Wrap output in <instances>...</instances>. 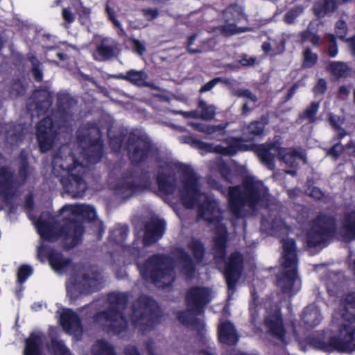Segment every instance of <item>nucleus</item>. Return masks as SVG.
<instances>
[{"mask_svg": "<svg viewBox=\"0 0 355 355\" xmlns=\"http://www.w3.org/2000/svg\"><path fill=\"white\" fill-rule=\"evenodd\" d=\"M109 306L103 311L97 312L93 316V320L103 324V329L114 336H121L128 330V322L125 310L128 303V297L123 293H110L107 297Z\"/></svg>", "mask_w": 355, "mask_h": 355, "instance_id": "obj_5", "label": "nucleus"}, {"mask_svg": "<svg viewBox=\"0 0 355 355\" xmlns=\"http://www.w3.org/2000/svg\"><path fill=\"white\" fill-rule=\"evenodd\" d=\"M300 37L302 43L309 42L313 46L318 48L321 46L320 36L317 33L307 28L300 33Z\"/></svg>", "mask_w": 355, "mask_h": 355, "instance_id": "obj_51", "label": "nucleus"}, {"mask_svg": "<svg viewBox=\"0 0 355 355\" xmlns=\"http://www.w3.org/2000/svg\"><path fill=\"white\" fill-rule=\"evenodd\" d=\"M198 108L200 110L199 117L205 121H210L215 116L216 107L213 105H207L204 100H199Z\"/></svg>", "mask_w": 355, "mask_h": 355, "instance_id": "obj_46", "label": "nucleus"}, {"mask_svg": "<svg viewBox=\"0 0 355 355\" xmlns=\"http://www.w3.org/2000/svg\"><path fill=\"white\" fill-rule=\"evenodd\" d=\"M337 0H313L311 11L317 19L329 17L338 8Z\"/></svg>", "mask_w": 355, "mask_h": 355, "instance_id": "obj_27", "label": "nucleus"}, {"mask_svg": "<svg viewBox=\"0 0 355 355\" xmlns=\"http://www.w3.org/2000/svg\"><path fill=\"white\" fill-rule=\"evenodd\" d=\"M92 355H116L114 347L105 340H98Z\"/></svg>", "mask_w": 355, "mask_h": 355, "instance_id": "obj_49", "label": "nucleus"}, {"mask_svg": "<svg viewBox=\"0 0 355 355\" xmlns=\"http://www.w3.org/2000/svg\"><path fill=\"white\" fill-rule=\"evenodd\" d=\"M156 182L159 191L165 195H172L177 187V178L173 171L165 173L159 171L156 176Z\"/></svg>", "mask_w": 355, "mask_h": 355, "instance_id": "obj_29", "label": "nucleus"}, {"mask_svg": "<svg viewBox=\"0 0 355 355\" xmlns=\"http://www.w3.org/2000/svg\"><path fill=\"white\" fill-rule=\"evenodd\" d=\"M328 121L331 125V127L334 129V131L337 132L336 139L338 141L343 139L346 135H347V132L345 129H344L340 125V116L338 115H335L331 112L328 114Z\"/></svg>", "mask_w": 355, "mask_h": 355, "instance_id": "obj_45", "label": "nucleus"}, {"mask_svg": "<svg viewBox=\"0 0 355 355\" xmlns=\"http://www.w3.org/2000/svg\"><path fill=\"white\" fill-rule=\"evenodd\" d=\"M101 273L98 270L83 273L78 285L81 288V293L89 294L98 290Z\"/></svg>", "mask_w": 355, "mask_h": 355, "instance_id": "obj_30", "label": "nucleus"}, {"mask_svg": "<svg viewBox=\"0 0 355 355\" xmlns=\"http://www.w3.org/2000/svg\"><path fill=\"white\" fill-rule=\"evenodd\" d=\"M3 133L8 144L12 146H19L24 139L26 128L21 123L10 122L0 128V135Z\"/></svg>", "mask_w": 355, "mask_h": 355, "instance_id": "obj_23", "label": "nucleus"}, {"mask_svg": "<svg viewBox=\"0 0 355 355\" xmlns=\"http://www.w3.org/2000/svg\"><path fill=\"white\" fill-rule=\"evenodd\" d=\"M320 311L313 305L306 306L302 311V320L309 327L317 326L321 321Z\"/></svg>", "mask_w": 355, "mask_h": 355, "instance_id": "obj_38", "label": "nucleus"}, {"mask_svg": "<svg viewBox=\"0 0 355 355\" xmlns=\"http://www.w3.org/2000/svg\"><path fill=\"white\" fill-rule=\"evenodd\" d=\"M60 324L63 329L70 334L82 335L83 327L78 315L70 309L64 311L60 316Z\"/></svg>", "mask_w": 355, "mask_h": 355, "instance_id": "obj_24", "label": "nucleus"}, {"mask_svg": "<svg viewBox=\"0 0 355 355\" xmlns=\"http://www.w3.org/2000/svg\"><path fill=\"white\" fill-rule=\"evenodd\" d=\"M116 79L123 80L137 87L148 85V76L144 70L130 69L125 73H120L114 76Z\"/></svg>", "mask_w": 355, "mask_h": 355, "instance_id": "obj_32", "label": "nucleus"}, {"mask_svg": "<svg viewBox=\"0 0 355 355\" xmlns=\"http://www.w3.org/2000/svg\"><path fill=\"white\" fill-rule=\"evenodd\" d=\"M218 341L227 346H235L239 341V335L234 324L230 320L221 321L217 327Z\"/></svg>", "mask_w": 355, "mask_h": 355, "instance_id": "obj_22", "label": "nucleus"}, {"mask_svg": "<svg viewBox=\"0 0 355 355\" xmlns=\"http://www.w3.org/2000/svg\"><path fill=\"white\" fill-rule=\"evenodd\" d=\"M191 125L195 130L209 135L218 133V135L223 136L225 134V125L222 124L209 125L202 123H192Z\"/></svg>", "mask_w": 355, "mask_h": 355, "instance_id": "obj_41", "label": "nucleus"}, {"mask_svg": "<svg viewBox=\"0 0 355 355\" xmlns=\"http://www.w3.org/2000/svg\"><path fill=\"white\" fill-rule=\"evenodd\" d=\"M223 19L225 24L220 26V31L223 34L232 35L246 31L245 28L237 26V24L245 19L243 10L239 4L232 3L227 6L223 12Z\"/></svg>", "mask_w": 355, "mask_h": 355, "instance_id": "obj_17", "label": "nucleus"}, {"mask_svg": "<svg viewBox=\"0 0 355 355\" xmlns=\"http://www.w3.org/2000/svg\"><path fill=\"white\" fill-rule=\"evenodd\" d=\"M160 317L158 304L151 296L140 295L131 306V324L142 334L152 331Z\"/></svg>", "mask_w": 355, "mask_h": 355, "instance_id": "obj_9", "label": "nucleus"}, {"mask_svg": "<svg viewBox=\"0 0 355 355\" xmlns=\"http://www.w3.org/2000/svg\"><path fill=\"white\" fill-rule=\"evenodd\" d=\"M227 199L230 211L235 217L240 218L243 216L245 207L252 210L258 207H267L269 191L263 182L248 177L243 180L241 185L229 187Z\"/></svg>", "mask_w": 355, "mask_h": 355, "instance_id": "obj_3", "label": "nucleus"}, {"mask_svg": "<svg viewBox=\"0 0 355 355\" xmlns=\"http://www.w3.org/2000/svg\"><path fill=\"white\" fill-rule=\"evenodd\" d=\"M76 103L69 94H58L56 112L52 116H45L36 124V139L42 153H46L53 148L60 129L67 122L69 112Z\"/></svg>", "mask_w": 355, "mask_h": 355, "instance_id": "obj_4", "label": "nucleus"}, {"mask_svg": "<svg viewBox=\"0 0 355 355\" xmlns=\"http://www.w3.org/2000/svg\"><path fill=\"white\" fill-rule=\"evenodd\" d=\"M144 280L163 288L173 286L175 281V262L172 257L164 253L149 256L143 263H136Z\"/></svg>", "mask_w": 355, "mask_h": 355, "instance_id": "obj_6", "label": "nucleus"}, {"mask_svg": "<svg viewBox=\"0 0 355 355\" xmlns=\"http://www.w3.org/2000/svg\"><path fill=\"white\" fill-rule=\"evenodd\" d=\"M35 110L38 115L45 114L52 105L53 96L46 89L37 90L34 94Z\"/></svg>", "mask_w": 355, "mask_h": 355, "instance_id": "obj_36", "label": "nucleus"}, {"mask_svg": "<svg viewBox=\"0 0 355 355\" xmlns=\"http://www.w3.org/2000/svg\"><path fill=\"white\" fill-rule=\"evenodd\" d=\"M119 54L118 43L112 41L111 44H107L105 40L97 46L94 59L98 61H107L115 58Z\"/></svg>", "mask_w": 355, "mask_h": 355, "instance_id": "obj_34", "label": "nucleus"}, {"mask_svg": "<svg viewBox=\"0 0 355 355\" xmlns=\"http://www.w3.org/2000/svg\"><path fill=\"white\" fill-rule=\"evenodd\" d=\"M263 326L266 331L273 338L281 341L285 340L286 329L280 311L272 313L264 318Z\"/></svg>", "mask_w": 355, "mask_h": 355, "instance_id": "obj_21", "label": "nucleus"}, {"mask_svg": "<svg viewBox=\"0 0 355 355\" xmlns=\"http://www.w3.org/2000/svg\"><path fill=\"white\" fill-rule=\"evenodd\" d=\"M129 230L127 225L120 226L112 231L110 239L117 244H121L128 236Z\"/></svg>", "mask_w": 355, "mask_h": 355, "instance_id": "obj_54", "label": "nucleus"}, {"mask_svg": "<svg viewBox=\"0 0 355 355\" xmlns=\"http://www.w3.org/2000/svg\"><path fill=\"white\" fill-rule=\"evenodd\" d=\"M297 266H291L282 272L277 278V285L284 294L290 293L293 288L297 275Z\"/></svg>", "mask_w": 355, "mask_h": 355, "instance_id": "obj_31", "label": "nucleus"}, {"mask_svg": "<svg viewBox=\"0 0 355 355\" xmlns=\"http://www.w3.org/2000/svg\"><path fill=\"white\" fill-rule=\"evenodd\" d=\"M197 37L198 33H193L191 35H189L187 38V50L191 54H197L201 53V50L200 49L191 48V45L194 43Z\"/></svg>", "mask_w": 355, "mask_h": 355, "instance_id": "obj_64", "label": "nucleus"}, {"mask_svg": "<svg viewBox=\"0 0 355 355\" xmlns=\"http://www.w3.org/2000/svg\"><path fill=\"white\" fill-rule=\"evenodd\" d=\"M31 173V166L26 158L22 159L19 163L17 181L20 186L25 184Z\"/></svg>", "mask_w": 355, "mask_h": 355, "instance_id": "obj_48", "label": "nucleus"}, {"mask_svg": "<svg viewBox=\"0 0 355 355\" xmlns=\"http://www.w3.org/2000/svg\"><path fill=\"white\" fill-rule=\"evenodd\" d=\"M219 83H227L228 80L223 79L220 77H216L209 80V82H207V83H205V85H203L199 89V92L200 94H202L209 92L211 90Z\"/></svg>", "mask_w": 355, "mask_h": 355, "instance_id": "obj_59", "label": "nucleus"}, {"mask_svg": "<svg viewBox=\"0 0 355 355\" xmlns=\"http://www.w3.org/2000/svg\"><path fill=\"white\" fill-rule=\"evenodd\" d=\"M271 230L275 234L281 233L286 229V223L282 219H273L270 223Z\"/></svg>", "mask_w": 355, "mask_h": 355, "instance_id": "obj_63", "label": "nucleus"}, {"mask_svg": "<svg viewBox=\"0 0 355 355\" xmlns=\"http://www.w3.org/2000/svg\"><path fill=\"white\" fill-rule=\"evenodd\" d=\"M337 232L335 216L320 213L312 220L311 227L306 234V246L309 248L327 245Z\"/></svg>", "mask_w": 355, "mask_h": 355, "instance_id": "obj_11", "label": "nucleus"}, {"mask_svg": "<svg viewBox=\"0 0 355 355\" xmlns=\"http://www.w3.org/2000/svg\"><path fill=\"white\" fill-rule=\"evenodd\" d=\"M283 259L282 266L284 268L297 266L296 243L293 239H288L284 242Z\"/></svg>", "mask_w": 355, "mask_h": 355, "instance_id": "obj_35", "label": "nucleus"}, {"mask_svg": "<svg viewBox=\"0 0 355 355\" xmlns=\"http://www.w3.org/2000/svg\"><path fill=\"white\" fill-rule=\"evenodd\" d=\"M25 60H28L32 65L31 73L36 82H41L43 79V71L41 69L42 62L37 58L35 53H28L26 56L17 53L14 56V64L16 66H24Z\"/></svg>", "mask_w": 355, "mask_h": 355, "instance_id": "obj_26", "label": "nucleus"}, {"mask_svg": "<svg viewBox=\"0 0 355 355\" xmlns=\"http://www.w3.org/2000/svg\"><path fill=\"white\" fill-rule=\"evenodd\" d=\"M152 180L150 172L142 168L138 173L134 169H128L122 173L121 180L116 184V193L125 198H129L133 195L150 190Z\"/></svg>", "mask_w": 355, "mask_h": 355, "instance_id": "obj_12", "label": "nucleus"}, {"mask_svg": "<svg viewBox=\"0 0 355 355\" xmlns=\"http://www.w3.org/2000/svg\"><path fill=\"white\" fill-rule=\"evenodd\" d=\"M335 32L336 36L342 41L346 40V35L348 33V26L346 21L343 19L338 20L335 24Z\"/></svg>", "mask_w": 355, "mask_h": 355, "instance_id": "obj_58", "label": "nucleus"}, {"mask_svg": "<svg viewBox=\"0 0 355 355\" xmlns=\"http://www.w3.org/2000/svg\"><path fill=\"white\" fill-rule=\"evenodd\" d=\"M14 194V178L0 181V195L4 199L11 198Z\"/></svg>", "mask_w": 355, "mask_h": 355, "instance_id": "obj_53", "label": "nucleus"}, {"mask_svg": "<svg viewBox=\"0 0 355 355\" xmlns=\"http://www.w3.org/2000/svg\"><path fill=\"white\" fill-rule=\"evenodd\" d=\"M318 55L313 53L310 47L306 48L302 53V64L304 69H311L318 62Z\"/></svg>", "mask_w": 355, "mask_h": 355, "instance_id": "obj_50", "label": "nucleus"}, {"mask_svg": "<svg viewBox=\"0 0 355 355\" xmlns=\"http://www.w3.org/2000/svg\"><path fill=\"white\" fill-rule=\"evenodd\" d=\"M268 123V117L261 115L259 120L251 121L245 129V134L249 140L261 137L264 135L266 125Z\"/></svg>", "mask_w": 355, "mask_h": 355, "instance_id": "obj_37", "label": "nucleus"}, {"mask_svg": "<svg viewBox=\"0 0 355 355\" xmlns=\"http://www.w3.org/2000/svg\"><path fill=\"white\" fill-rule=\"evenodd\" d=\"M234 95L238 97H245L255 103L257 101V98L255 94H252V92L248 89H239L234 91Z\"/></svg>", "mask_w": 355, "mask_h": 355, "instance_id": "obj_62", "label": "nucleus"}, {"mask_svg": "<svg viewBox=\"0 0 355 355\" xmlns=\"http://www.w3.org/2000/svg\"><path fill=\"white\" fill-rule=\"evenodd\" d=\"M309 344L323 352L351 353L355 351V326L341 324L334 334L329 331H318L309 338Z\"/></svg>", "mask_w": 355, "mask_h": 355, "instance_id": "obj_7", "label": "nucleus"}, {"mask_svg": "<svg viewBox=\"0 0 355 355\" xmlns=\"http://www.w3.org/2000/svg\"><path fill=\"white\" fill-rule=\"evenodd\" d=\"M280 139L254 146V151L260 161L269 169L275 168V158L280 150Z\"/></svg>", "mask_w": 355, "mask_h": 355, "instance_id": "obj_19", "label": "nucleus"}, {"mask_svg": "<svg viewBox=\"0 0 355 355\" xmlns=\"http://www.w3.org/2000/svg\"><path fill=\"white\" fill-rule=\"evenodd\" d=\"M69 211L74 217L64 218L60 222L51 223L39 218L35 225L39 234L43 240L53 242L61 239L69 250L78 245L83 239L85 227L83 221L77 217L89 222L96 218L95 209L87 205H65L61 211Z\"/></svg>", "mask_w": 355, "mask_h": 355, "instance_id": "obj_1", "label": "nucleus"}, {"mask_svg": "<svg viewBox=\"0 0 355 355\" xmlns=\"http://www.w3.org/2000/svg\"><path fill=\"white\" fill-rule=\"evenodd\" d=\"M338 233L346 243L355 241V209L344 212Z\"/></svg>", "mask_w": 355, "mask_h": 355, "instance_id": "obj_25", "label": "nucleus"}, {"mask_svg": "<svg viewBox=\"0 0 355 355\" xmlns=\"http://www.w3.org/2000/svg\"><path fill=\"white\" fill-rule=\"evenodd\" d=\"M180 141L182 144H189L192 148L198 149L205 153L214 152V146L211 144L206 143L198 139L192 135H182L180 137Z\"/></svg>", "mask_w": 355, "mask_h": 355, "instance_id": "obj_40", "label": "nucleus"}, {"mask_svg": "<svg viewBox=\"0 0 355 355\" xmlns=\"http://www.w3.org/2000/svg\"><path fill=\"white\" fill-rule=\"evenodd\" d=\"M278 156L286 164L293 167L296 162V159L301 157V154L295 148H286L280 146Z\"/></svg>", "mask_w": 355, "mask_h": 355, "instance_id": "obj_42", "label": "nucleus"}, {"mask_svg": "<svg viewBox=\"0 0 355 355\" xmlns=\"http://www.w3.org/2000/svg\"><path fill=\"white\" fill-rule=\"evenodd\" d=\"M328 69L334 76L338 78H344L346 77V73L349 69L345 63L334 61L329 64Z\"/></svg>", "mask_w": 355, "mask_h": 355, "instance_id": "obj_52", "label": "nucleus"}, {"mask_svg": "<svg viewBox=\"0 0 355 355\" xmlns=\"http://www.w3.org/2000/svg\"><path fill=\"white\" fill-rule=\"evenodd\" d=\"M345 150L344 146L341 144L340 141L333 145L328 151V155L331 156L334 159L336 160Z\"/></svg>", "mask_w": 355, "mask_h": 355, "instance_id": "obj_61", "label": "nucleus"}, {"mask_svg": "<svg viewBox=\"0 0 355 355\" xmlns=\"http://www.w3.org/2000/svg\"><path fill=\"white\" fill-rule=\"evenodd\" d=\"M192 252L193 259L182 248H177L174 254L180 266V273L187 279L191 280L195 277L196 264L201 263L205 256L206 250L204 243L198 239H192L187 244Z\"/></svg>", "mask_w": 355, "mask_h": 355, "instance_id": "obj_13", "label": "nucleus"}, {"mask_svg": "<svg viewBox=\"0 0 355 355\" xmlns=\"http://www.w3.org/2000/svg\"><path fill=\"white\" fill-rule=\"evenodd\" d=\"M128 157L133 166H139L148 162L154 153V145L146 135L130 132L125 142Z\"/></svg>", "mask_w": 355, "mask_h": 355, "instance_id": "obj_14", "label": "nucleus"}, {"mask_svg": "<svg viewBox=\"0 0 355 355\" xmlns=\"http://www.w3.org/2000/svg\"><path fill=\"white\" fill-rule=\"evenodd\" d=\"M166 223L164 219L151 218L144 225L143 243L149 246L160 240L165 234Z\"/></svg>", "mask_w": 355, "mask_h": 355, "instance_id": "obj_20", "label": "nucleus"}, {"mask_svg": "<svg viewBox=\"0 0 355 355\" xmlns=\"http://www.w3.org/2000/svg\"><path fill=\"white\" fill-rule=\"evenodd\" d=\"M314 180L313 178H309L306 180L307 190L309 191L308 196L317 202H328L329 201V196L326 195L321 189L314 187Z\"/></svg>", "mask_w": 355, "mask_h": 355, "instance_id": "obj_43", "label": "nucleus"}, {"mask_svg": "<svg viewBox=\"0 0 355 355\" xmlns=\"http://www.w3.org/2000/svg\"><path fill=\"white\" fill-rule=\"evenodd\" d=\"M218 171L221 177L227 182H232V171L230 166L225 162L219 163L218 165Z\"/></svg>", "mask_w": 355, "mask_h": 355, "instance_id": "obj_60", "label": "nucleus"}, {"mask_svg": "<svg viewBox=\"0 0 355 355\" xmlns=\"http://www.w3.org/2000/svg\"><path fill=\"white\" fill-rule=\"evenodd\" d=\"M24 355H42V338L35 333H31L26 339Z\"/></svg>", "mask_w": 355, "mask_h": 355, "instance_id": "obj_39", "label": "nucleus"}, {"mask_svg": "<svg viewBox=\"0 0 355 355\" xmlns=\"http://www.w3.org/2000/svg\"><path fill=\"white\" fill-rule=\"evenodd\" d=\"M219 210L215 200H207L199 207L198 217L208 223H216L214 237L213 238L214 259L224 260L227 254L228 231L226 225L220 223V216L217 215Z\"/></svg>", "mask_w": 355, "mask_h": 355, "instance_id": "obj_10", "label": "nucleus"}, {"mask_svg": "<svg viewBox=\"0 0 355 355\" xmlns=\"http://www.w3.org/2000/svg\"><path fill=\"white\" fill-rule=\"evenodd\" d=\"M37 254L40 258H46L49 265L55 272H64L71 263V259L64 257L62 252L46 245H42L38 247Z\"/></svg>", "mask_w": 355, "mask_h": 355, "instance_id": "obj_18", "label": "nucleus"}, {"mask_svg": "<svg viewBox=\"0 0 355 355\" xmlns=\"http://www.w3.org/2000/svg\"><path fill=\"white\" fill-rule=\"evenodd\" d=\"M125 138V134L123 132H120L112 137L109 136V145L112 151L119 153L122 148Z\"/></svg>", "mask_w": 355, "mask_h": 355, "instance_id": "obj_56", "label": "nucleus"}, {"mask_svg": "<svg viewBox=\"0 0 355 355\" xmlns=\"http://www.w3.org/2000/svg\"><path fill=\"white\" fill-rule=\"evenodd\" d=\"M243 270V258L239 252H234L230 255L224 266L228 297L230 298L235 293L236 285L241 277Z\"/></svg>", "mask_w": 355, "mask_h": 355, "instance_id": "obj_16", "label": "nucleus"}, {"mask_svg": "<svg viewBox=\"0 0 355 355\" xmlns=\"http://www.w3.org/2000/svg\"><path fill=\"white\" fill-rule=\"evenodd\" d=\"M182 188L180 189V198L182 205L187 209L193 208L199 202L200 190L198 179L192 168L188 165L181 164Z\"/></svg>", "mask_w": 355, "mask_h": 355, "instance_id": "obj_15", "label": "nucleus"}, {"mask_svg": "<svg viewBox=\"0 0 355 355\" xmlns=\"http://www.w3.org/2000/svg\"><path fill=\"white\" fill-rule=\"evenodd\" d=\"M243 140L239 137H230L226 140L227 146L223 147L220 145L214 147V152H218L224 155L234 156L239 151L248 150V146L243 144Z\"/></svg>", "mask_w": 355, "mask_h": 355, "instance_id": "obj_33", "label": "nucleus"}, {"mask_svg": "<svg viewBox=\"0 0 355 355\" xmlns=\"http://www.w3.org/2000/svg\"><path fill=\"white\" fill-rule=\"evenodd\" d=\"M320 107V103L313 101L306 107L304 112L300 114V119L306 120L309 123H314L316 121V115Z\"/></svg>", "mask_w": 355, "mask_h": 355, "instance_id": "obj_47", "label": "nucleus"}, {"mask_svg": "<svg viewBox=\"0 0 355 355\" xmlns=\"http://www.w3.org/2000/svg\"><path fill=\"white\" fill-rule=\"evenodd\" d=\"M304 12L302 6H295L286 12L284 16V21L287 24H293L295 19Z\"/></svg>", "mask_w": 355, "mask_h": 355, "instance_id": "obj_57", "label": "nucleus"}, {"mask_svg": "<svg viewBox=\"0 0 355 355\" xmlns=\"http://www.w3.org/2000/svg\"><path fill=\"white\" fill-rule=\"evenodd\" d=\"M343 317L345 320L355 322V292L348 293L344 299Z\"/></svg>", "mask_w": 355, "mask_h": 355, "instance_id": "obj_44", "label": "nucleus"}, {"mask_svg": "<svg viewBox=\"0 0 355 355\" xmlns=\"http://www.w3.org/2000/svg\"><path fill=\"white\" fill-rule=\"evenodd\" d=\"M33 273V268L28 264H21L17 271V282L23 284Z\"/></svg>", "mask_w": 355, "mask_h": 355, "instance_id": "obj_55", "label": "nucleus"}, {"mask_svg": "<svg viewBox=\"0 0 355 355\" xmlns=\"http://www.w3.org/2000/svg\"><path fill=\"white\" fill-rule=\"evenodd\" d=\"M104 154V143L102 139H93L89 146L84 149V157L89 164L99 162Z\"/></svg>", "mask_w": 355, "mask_h": 355, "instance_id": "obj_28", "label": "nucleus"}, {"mask_svg": "<svg viewBox=\"0 0 355 355\" xmlns=\"http://www.w3.org/2000/svg\"><path fill=\"white\" fill-rule=\"evenodd\" d=\"M210 301V291L208 288L199 286H191L185 295L187 310L178 312V320L183 325L191 327L194 330L202 329L205 324L197 315L204 313Z\"/></svg>", "mask_w": 355, "mask_h": 355, "instance_id": "obj_8", "label": "nucleus"}, {"mask_svg": "<svg viewBox=\"0 0 355 355\" xmlns=\"http://www.w3.org/2000/svg\"><path fill=\"white\" fill-rule=\"evenodd\" d=\"M53 174L60 177V182L63 191L73 198H83L87 189V184L84 179L86 167L76 157L71 150L67 153L59 148L52 159Z\"/></svg>", "mask_w": 355, "mask_h": 355, "instance_id": "obj_2", "label": "nucleus"}]
</instances>
